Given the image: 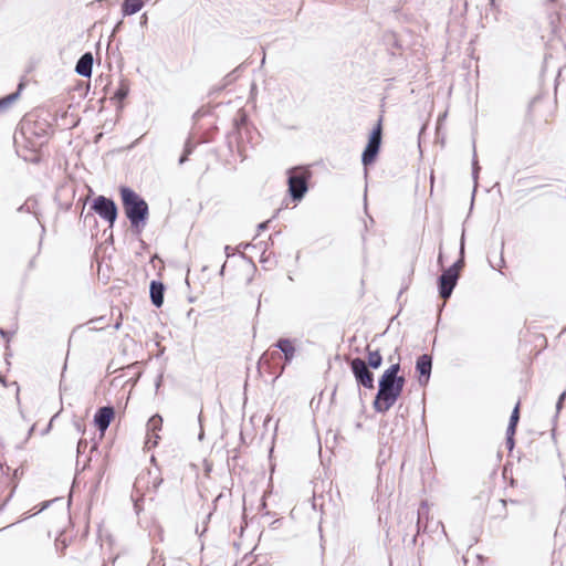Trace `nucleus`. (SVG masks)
<instances>
[{
  "label": "nucleus",
  "instance_id": "c756f323",
  "mask_svg": "<svg viewBox=\"0 0 566 566\" xmlns=\"http://www.w3.org/2000/svg\"><path fill=\"white\" fill-rule=\"evenodd\" d=\"M566 397V391L562 392L558 400L557 401H560L562 403L564 402V399Z\"/></svg>",
  "mask_w": 566,
  "mask_h": 566
},
{
  "label": "nucleus",
  "instance_id": "dca6fc26",
  "mask_svg": "<svg viewBox=\"0 0 566 566\" xmlns=\"http://www.w3.org/2000/svg\"><path fill=\"white\" fill-rule=\"evenodd\" d=\"M367 145L375 147L378 150L380 149V145H381V123H380V120L371 130Z\"/></svg>",
  "mask_w": 566,
  "mask_h": 566
},
{
  "label": "nucleus",
  "instance_id": "f704fd0d",
  "mask_svg": "<svg viewBox=\"0 0 566 566\" xmlns=\"http://www.w3.org/2000/svg\"><path fill=\"white\" fill-rule=\"evenodd\" d=\"M0 382H2L3 385H6V381H4V377L0 374Z\"/></svg>",
  "mask_w": 566,
  "mask_h": 566
},
{
  "label": "nucleus",
  "instance_id": "39448f33",
  "mask_svg": "<svg viewBox=\"0 0 566 566\" xmlns=\"http://www.w3.org/2000/svg\"><path fill=\"white\" fill-rule=\"evenodd\" d=\"M352 373L358 384L367 389L374 388V374L369 370L366 361L359 357L350 360Z\"/></svg>",
  "mask_w": 566,
  "mask_h": 566
},
{
  "label": "nucleus",
  "instance_id": "5701e85b",
  "mask_svg": "<svg viewBox=\"0 0 566 566\" xmlns=\"http://www.w3.org/2000/svg\"><path fill=\"white\" fill-rule=\"evenodd\" d=\"M195 146L191 144L190 139H188L185 144L184 151L190 155L193 151Z\"/></svg>",
  "mask_w": 566,
  "mask_h": 566
},
{
  "label": "nucleus",
  "instance_id": "aec40b11",
  "mask_svg": "<svg viewBox=\"0 0 566 566\" xmlns=\"http://www.w3.org/2000/svg\"><path fill=\"white\" fill-rule=\"evenodd\" d=\"M129 93V87H128V84L125 83V82H120L118 88L116 90L114 96L115 98H117L118 101H123L127 97Z\"/></svg>",
  "mask_w": 566,
  "mask_h": 566
},
{
  "label": "nucleus",
  "instance_id": "393cba45",
  "mask_svg": "<svg viewBox=\"0 0 566 566\" xmlns=\"http://www.w3.org/2000/svg\"><path fill=\"white\" fill-rule=\"evenodd\" d=\"M506 446L509 450H512L514 447V437H506Z\"/></svg>",
  "mask_w": 566,
  "mask_h": 566
},
{
  "label": "nucleus",
  "instance_id": "f257e3e1",
  "mask_svg": "<svg viewBox=\"0 0 566 566\" xmlns=\"http://www.w3.org/2000/svg\"><path fill=\"white\" fill-rule=\"evenodd\" d=\"M401 367L399 363L387 368L378 381V392L373 402L376 412H387L400 397L406 379L399 375Z\"/></svg>",
  "mask_w": 566,
  "mask_h": 566
},
{
  "label": "nucleus",
  "instance_id": "7ed1b4c3",
  "mask_svg": "<svg viewBox=\"0 0 566 566\" xmlns=\"http://www.w3.org/2000/svg\"><path fill=\"white\" fill-rule=\"evenodd\" d=\"M287 174L289 192L293 200L300 201L308 190L311 174L307 169L297 167L289 169Z\"/></svg>",
  "mask_w": 566,
  "mask_h": 566
},
{
  "label": "nucleus",
  "instance_id": "9b49d317",
  "mask_svg": "<svg viewBox=\"0 0 566 566\" xmlns=\"http://www.w3.org/2000/svg\"><path fill=\"white\" fill-rule=\"evenodd\" d=\"M150 300L156 307H160L164 303L165 285L160 281L150 282Z\"/></svg>",
  "mask_w": 566,
  "mask_h": 566
},
{
  "label": "nucleus",
  "instance_id": "9d476101",
  "mask_svg": "<svg viewBox=\"0 0 566 566\" xmlns=\"http://www.w3.org/2000/svg\"><path fill=\"white\" fill-rule=\"evenodd\" d=\"M93 55L91 52L84 53L76 62L75 72L83 77H91L93 70Z\"/></svg>",
  "mask_w": 566,
  "mask_h": 566
},
{
  "label": "nucleus",
  "instance_id": "4be33fe9",
  "mask_svg": "<svg viewBox=\"0 0 566 566\" xmlns=\"http://www.w3.org/2000/svg\"><path fill=\"white\" fill-rule=\"evenodd\" d=\"M518 420H520V402H517L516 406L514 407V409L511 413L509 423L517 426Z\"/></svg>",
  "mask_w": 566,
  "mask_h": 566
},
{
  "label": "nucleus",
  "instance_id": "72a5a7b5",
  "mask_svg": "<svg viewBox=\"0 0 566 566\" xmlns=\"http://www.w3.org/2000/svg\"><path fill=\"white\" fill-rule=\"evenodd\" d=\"M442 261H443V258H442V253L440 252L439 256H438V263L442 264Z\"/></svg>",
  "mask_w": 566,
  "mask_h": 566
},
{
  "label": "nucleus",
  "instance_id": "423d86ee",
  "mask_svg": "<svg viewBox=\"0 0 566 566\" xmlns=\"http://www.w3.org/2000/svg\"><path fill=\"white\" fill-rule=\"evenodd\" d=\"M163 483V479L159 476L157 472H153L148 470L146 472H142L138 474L134 482V490L137 493L144 492V490L153 489L154 492L158 490L160 484Z\"/></svg>",
  "mask_w": 566,
  "mask_h": 566
},
{
  "label": "nucleus",
  "instance_id": "b1692460",
  "mask_svg": "<svg viewBox=\"0 0 566 566\" xmlns=\"http://www.w3.org/2000/svg\"><path fill=\"white\" fill-rule=\"evenodd\" d=\"M515 430H516V426L509 423L507 429H506V437H514Z\"/></svg>",
  "mask_w": 566,
  "mask_h": 566
},
{
  "label": "nucleus",
  "instance_id": "c9c22d12",
  "mask_svg": "<svg viewBox=\"0 0 566 566\" xmlns=\"http://www.w3.org/2000/svg\"><path fill=\"white\" fill-rule=\"evenodd\" d=\"M224 268H226V263L222 265V268H221V270H220V273H221V274H223Z\"/></svg>",
  "mask_w": 566,
  "mask_h": 566
},
{
  "label": "nucleus",
  "instance_id": "a211bd4d",
  "mask_svg": "<svg viewBox=\"0 0 566 566\" xmlns=\"http://www.w3.org/2000/svg\"><path fill=\"white\" fill-rule=\"evenodd\" d=\"M378 153L379 150L377 148L366 145L361 155V163L364 164V166L373 164Z\"/></svg>",
  "mask_w": 566,
  "mask_h": 566
},
{
  "label": "nucleus",
  "instance_id": "20e7f679",
  "mask_svg": "<svg viewBox=\"0 0 566 566\" xmlns=\"http://www.w3.org/2000/svg\"><path fill=\"white\" fill-rule=\"evenodd\" d=\"M91 209L108 222L111 227H113L117 219L118 210L115 201L105 196H97L93 200Z\"/></svg>",
  "mask_w": 566,
  "mask_h": 566
},
{
  "label": "nucleus",
  "instance_id": "e433bc0d",
  "mask_svg": "<svg viewBox=\"0 0 566 566\" xmlns=\"http://www.w3.org/2000/svg\"><path fill=\"white\" fill-rule=\"evenodd\" d=\"M500 262H501V265L504 264L505 261H504L503 256H501Z\"/></svg>",
  "mask_w": 566,
  "mask_h": 566
},
{
  "label": "nucleus",
  "instance_id": "ddd939ff",
  "mask_svg": "<svg viewBox=\"0 0 566 566\" xmlns=\"http://www.w3.org/2000/svg\"><path fill=\"white\" fill-rule=\"evenodd\" d=\"M275 347L279 348L283 353L286 363H290L294 358L295 347H294L293 343L291 342V339L280 338L276 342Z\"/></svg>",
  "mask_w": 566,
  "mask_h": 566
},
{
  "label": "nucleus",
  "instance_id": "2f4dec72",
  "mask_svg": "<svg viewBox=\"0 0 566 566\" xmlns=\"http://www.w3.org/2000/svg\"><path fill=\"white\" fill-rule=\"evenodd\" d=\"M268 227V222H263L259 224L260 230H264Z\"/></svg>",
  "mask_w": 566,
  "mask_h": 566
},
{
  "label": "nucleus",
  "instance_id": "58836bf2",
  "mask_svg": "<svg viewBox=\"0 0 566 566\" xmlns=\"http://www.w3.org/2000/svg\"><path fill=\"white\" fill-rule=\"evenodd\" d=\"M202 437H203V432L201 431L199 434V439H202Z\"/></svg>",
  "mask_w": 566,
  "mask_h": 566
},
{
  "label": "nucleus",
  "instance_id": "f03ea898",
  "mask_svg": "<svg viewBox=\"0 0 566 566\" xmlns=\"http://www.w3.org/2000/svg\"><path fill=\"white\" fill-rule=\"evenodd\" d=\"M119 191L123 208L130 222V227L137 234H139L148 220V203L136 191L128 187H122Z\"/></svg>",
  "mask_w": 566,
  "mask_h": 566
},
{
  "label": "nucleus",
  "instance_id": "bb28decb",
  "mask_svg": "<svg viewBox=\"0 0 566 566\" xmlns=\"http://www.w3.org/2000/svg\"><path fill=\"white\" fill-rule=\"evenodd\" d=\"M0 336L3 337V338H7L9 337V332H7L6 329L3 328H0Z\"/></svg>",
  "mask_w": 566,
  "mask_h": 566
},
{
  "label": "nucleus",
  "instance_id": "1a4fd4ad",
  "mask_svg": "<svg viewBox=\"0 0 566 566\" xmlns=\"http://www.w3.org/2000/svg\"><path fill=\"white\" fill-rule=\"evenodd\" d=\"M114 408L111 406L101 407L96 411L94 416V422L102 433H104L108 428L112 419L114 418Z\"/></svg>",
  "mask_w": 566,
  "mask_h": 566
},
{
  "label": "nucleus",
  "instance_id": "4468645a",
  "mask_svg": "<svg viewBox=\"0 0 566 566\" xmlns=\"http://www.w3.org/2000/svg\"><path fill=\"white\" fill-rule=\"evenodd\" d=\"M144 7L143 0H124L122 3V13L124 17L133 15L139 12Z\"/></svg>",
  "mask_w": 566,
  "mask_h": 566
},
{
  "label": "nucleus",
  "instance_id": "6e6552de",
  "mask_svg": "<svg viewBox=\"0 0 566 566\" xmlns=\"http://www.w3.org/2000/svg\"><path fill=\"white\" fill-rule=\"evenodd\" d=\"M432 369V357L428 354H422L417 358L416 370L418 373V381L424 386L428 384Z\"/></svg>",
  "mask_w": 566,
  "mask_h": 566
},
{
  "label": "nucleus",
  "instance_id": "cd10ccee",
  "mask_svg": "<svg viewBox=\"0 0 566 566\" xmlns=\"http://www.w3.org/2000/svg\"><path fill=\"white\" fill-rule=\"evenodd\" d=\"M224 252H226L227 258H229L230 255H232V254H233V252H232V250H231V248H230L229 245H227V247L224 248Z\"/></svg>",
  "mask_w": 566,
  "mask_h": 566
},
{
  "label": "nucleus",
  "instance_id": "f8f14e48",
  "mask_svg": "<svg viewBox=\"0 0 566 566\" xmlns=\"http://www.w3.org/2000/svg\"><path fill=\"white\" fill-rule=\"evenodd\" d=\"M163 427V418L159 415L153 416L148 422H147V432H148V441L154 438V444H157V440L159 439V436L157 434V431H159Z\"/></svg>",
  "mask_w": 566,
  "mask_h": 566
},
{
  "label": "nucleus",
  "instance_id": "ea45409f",
  "mask_svg": "<svg viewBox=\"0 0 566 566\" xmlns=\"http://www.w3.org/2000/svg\"><path fill=\"white\" fill-rule=\"evenodd\" d=\"M82 443H83L82 441L78 442V446H77L78 449L82 447Z\"/></svg>",
  "mask_w": 566,
  "mask_h": 566
},
{
  "label": "nucleus",
  "instance_id": "a878e982",
  "mask_svg": "<svg viewBox=\"0 0 566 566\" xmlns=\"http://www.w3.org/2000/svg\"><path fill=\"white\" fill-rule=\"evenodd\" d=\"M189 155L184 151V154L179 158V165L185 164L188 160Z\"/></svg>",
  "mask_w": 566,
  "mask_h": 566
},
{
  "label": "nucleus",
  "instance_id": "2eb2a0df",
  "mask_svg": "<svg viewBox=\"0 0 566 566\" xmlns=\"http://www.w3.org/2000/svg\"><path fill=\"white\" fill-rule=\"evenodd\" d=\"M463 266H464V237L462 235L461 243H460V258L450 268H448L447 271H449L460 277V271L462 270Z\"/></svg>",
  "mask_w": 566,
  "mask_h": 566
},
{
  "label": "nucleus",
  "instance_id": "c85d7f7f",
  "mask_svg": "<svg viewBox=\"0 0 566 566\" xmlns=\"http://www.w3.org/2000/svg\"><path fill=\"white\" fill-rule=\"evenodd\" d=\"M421 514H422V513H421V510H419V511H418V523H417V525H418V531L420 530Z\"/></svg>",
  "mask_w": 566,
  "mask_h": 566
},
{
  "label": "nucleus",
  "instance_id": "412c9836",
  "mask_svg": "<svg viewBox=\"0 0 566 566\" xmlns=\"http://www.w3.org/2000/svg\"><path fill=\"white\" fill-rule=\"evenodd\" d=\"M479 170H480V167H479L478 159H476L475 145L473 144L472 176H473L474 180L478 179Z\"/></svg>",
  "mask_w": 566,
  "mask_h": 566
},
{
  "label": "nucleus",
  "instance_id": "7c9ffc66",
  "mask_svg": "<svg viewBox=\"0 0 566 566\" xmlns=\"http://www.w3.org/2000/svg\"><path fill=\"white\" fill-rule=\"evenodd\" d=\"M562 407H563V403L560 401H557L556 402V410H557V412L560 411Z\"/></svg>",
  "mask_w": 566,
  "mask_h": 566
},
{
  "label": "nucleus",
  "instance_id": "f3484780",
  "mask_svg": "<svg viewBox=\"0 0 566 566\" xmlns=\"http://www.w3.org/2000/svg\"><path fill=\"white\" fill-rule=\"evenodd\" d=\"M368 353V361L366 363L368 367L373 369H377L382 364V356L379 350H370L369 346L366 348Z\"/></svg>",
  "mask_w": 566,
  "mask_h": 566
},
{
  "label": "nucleus",
  "instance_id": "4c0bfd02",
  "mask_svg": "<svg viewBox=\"0 0 566 566\" xmlns=\"http://www.w3.org/2000/svg\"><path fill=\"white\" fill-rule=\"evenodd\" d=\"M76 428L78 431L81 430V424L78 422H76Z\"/></svg>",
  "mask_w": 566,
  "mask_h": 566
},
{
  "label": "nucleus",
  "instance_id": "473e14b6",
  "mask_svg": "<svg viewBox=\"0 0 566 566\" xmlns=\"http://www.w3.org/2000/svg\"><path fill=\"white\" fill-rule=\"evenodd\" d=\"M489 4H490V7H491L492 9H495V8H496L495 0H490Z\"/></svg>",
  "mask_w": 566,
  "mask_h": 566
},
{
  "label": "nucleus",
  "instance_id": "0eeeda50",
  "mask_svg": "<svg viewBox=\"0 0 566 566\" xmlns=\"http://www.w3.org/2000/svg\"><path fill=\"white\" fill-rule=\"evenodd\" d=\"M459 276L454 275L453 273L444 270L442 274L438 279V287H439V295L443 300H448L457 283H458Z\"/></svg>",
  "mask_w": 566,
  "mask_h": 566
},
{
  "label": "nucleus",
  "instance_id": "6ab92c4d",
  "mask_svg": "<svg viewBox=\"0 0 566 566\" xmlns=\"http://www.w3.org/2000/svg\"><path fill=\"white\" fill-rule=\"evenodd\" d=\"M22 88L23 83H20L17 92L11 93L3 98H0V111L7 109L12 103H14L19 98Z\"/></svg>",
  "mask_w": 566,
  "mask_h": 566
}]
</instances>
